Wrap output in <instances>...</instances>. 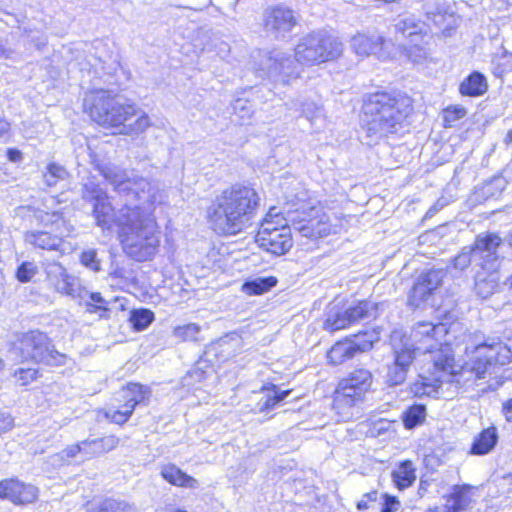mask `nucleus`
<instances>
[{
    "mask_svg": "<svg viewBox=\"0 0 512 512\" xmlns=\"http://www.w3.org/2000/svg\"><path fill=\"white\" fill-rule=\"evenodd\" d=\"M342 52V43L335 37L323 32H314L301 38L295 47V57L289 53L273 48L259 51L257 73L275 84L288 85L299 77L296 62L314 65L338 57Z\"/></svg>",
    "mask_w": 512,
    "mask_h": 512,
    "instance_id": "1",
    "label": "nucleus"
},
{
    "mask_svg": "<svg viewBox=\"0 0 512 512\" xmlns=\"http://www.w3.org/2000/svg\"><path fill=\"white\" fill-rule=\"evenodd\" d=\"M471 353L469 360L456 370L450 348L445 346L439 349L433 356L435 380L470 387L478 379L485 378L486 374H491L496 365L504 366L512 361V351L500 341L479 343Z\"/></svg>",
    "mask_w": 512,
    "mask_h": 512,
    "instance_id": "2",
    "label": "nucleus"
},
{
    "mask_svg": "<svg viewBox=\"0 0 512 512\" xmlns=\"http://www.w3.org/2000/svg\"><path fill=\"white\" fill-rule=\"evenodd\" d=\"M259 206L260 196L254 188L234 184L214 197L206 218L215 233L237 235L253 225Z\"/></svg>",
    "mask_w": 512,
    "mask_h": 512,
    "instance_id": "3",
    "label": "nucleus"
},
{
    "mask_svg": "<svg viewBox=\"0 0 512 512\" xmlns=\"http://www.w3.org/2000/svg\"><path fill=\"white\" fill-rule=\"evenodd\" d=\"M83 108L93 121L104 128L115 129V133L139 134L151 125L145 112L109 90L98 89L86 93Z\"/></svg>",
    "mask_w": 512,
    "mask_h": 512,
    "instance_id": "4",
    "label": "nucleus"
},
{
    "mask_svg": "<svg viewBox=\"0 0 512 512\" xmlns=\"http://www.w3.org/2000/svg\"><path fill=\"white\" fill-rule=\"evenodd\" d=\"M413 112V100L401 92H377L363 105L367 135L373 140L398 134Z\"/></svg>",
    "mask_w": 512,
    "mask_h": 512,
    "instance_id": "5",
    "label": "nucleus"
},
{
    "mask_svg": "<svg viewBox=\"0 0 512 512\" xmlns=\"http://www.w3.org/2000/svg\"><path fill=\"white\" fill-rule=\"evenodd\" d=\"M127 217L120 218L123 226L118 231L124 252L139 262L151 260L160 244L155 218L139 209Z\"/></svg>",
    "mask_w": 512,
    "mask_h": 512,
    "instance_id": "6",
    "label": "nucleus"
},
{
    "mask_svg": "<svg viewBox=\"0 0 512 512\" xmlns=\"http://www.w3.org/2000/svg\"><path fill=\"white\" fill-rule=\"evenodd\" d=\"M99 171L119 193L133 195L138 204L130 206L131 209H139L140 214L153 217L155 205L163 200L162 192L156 184L136 175L133 171L123 170L114 165L99 167Z\"/></svg>",
    "mask_w": 512,
    "mask_h": 512,
    "instance_id": "7",
    "label": "nucleus"
},
{
    "mask_svg": "<svg viewBox=\"0 0 512 512\" xmlns=\"http://www.w3.org/2000/svg\"><path fill=\"white\" fill-rule=\"evenodd\" d=\"M10 353L22 361H33L47 366L66 364L67 356L55 349L48 335L39 330H31L16 336L12 342Z\"/></svg>",
    "mask_w": 512,
    "mask_h": 512,
    "instance_id": "8",
    "label": "nucleus"
},
{
    "mask_svg": "<svg viewBox=\"0 0 512 512\" xmlns=\"http://www.w3.org/2000/svg\"><path fill=\"white\" fill-rule=\"evenodd\" d=\"M35 216L45 229L25 232V242L42 250H59L63 239L70 236L73 231V226L64 219L59 211L51 213L39 211Z\"/></svg>",
    "mask_w": 512,
    "mask_h": 512,
    "instance_id": "9",
    "label": "nucleus"
},
{
    "mask_svg": "<svg viewBox=\"0 0 512 512\" xmlns=\"http://www.w3.org/2000/svg\"><path fill=\"white\" fill-rule=\"evenodd\" d=\"M372 383L373 375L370 370H353L338 383L334 392L333 408L343 417H351L350 409L362 402Z\"/></svg>",
    "mask_w": 512,
    "mask_h": 512,
    "instance_id": "10",
    "label": "nucleus"
},
{
    "mask_svg": "<svg viewBox=\"0 0 512 512\" xmlns=\"http://www.w3.org/2000/svg\"><path fill=\"white\" fill-rule=\"evenodd\" d=\"M501 238L495 233L480 234L472 246L464 247L454 257L453 266L464 270L469 265L479 269H494L498 264L497 249Z\"/></svg>",
    "mask_w": 512,
    "mask_h": 512,
    "instance_id": "11",
    "label": "nucleus"
},
{
    "mask_svg": "<svg viewBox=\"0 0 512 512\" xmlns=\"http://www.w3.org/2000/svg\"><path fill=\"white\" fill-rule=\"evenodd\" d=\"M408 339H401L399 345L393 344V359L386 365L385 384L389 387L402 385L408 376L411 366L420 351Z\"/></svg>",
    "mask_w": 512,
    "mask_h": 512,
    "instance_id": "12",
    "label": "nucleus"
},
{
    "mask_svg": "<svg viewBox=\"0 0 512 512\" xmlns=\"http://www.w3.org/2000/svg\"><path fill=\"white\" fill-rule=\"evenodd\" d=\"M151 391L147 386L138 383H129L120 392L124 404L118 408H109L105 416L111 422L122 425L131 417L137 405H147Z\"/></svg>",
    "mask_w": 512,
    "mask_h": 512,
    "instance_id": "13",
    "label": "nucleus"
},
{
    "mask_svg": "<svg viewBox=\"0 0 512 512\" xmlns=\"http://www.w3.org/2000/svg\"><path fill=\"white\" fill-rule=\"evenodd\" d=\"M445 272L442 269H429L422 272L415 280L409 295L408 305L419 308L442 284Z\"/></svg>",
    "mask_w": 512,
    "mask_h": 512,
    "instance_id": "14",
    "label": "nucleus"
},
{
    "mask_svg": "<svg viewBox=\"0 0 512 512\" xmlns=\"http://www.w3.org/2000/svg\"><path fill=\"white\" fill-rule=\"evenodd\" d=\"M268 223H261L256 235L259 246L274 254L283 255L292 247L291 228L283 225L280 228H269Z\"/></svg>",
    "mask_w": 512,
    "mask_h": 512,
    "instance_id": "15",
    "label": "nucleus"
},
{
    "mask_svg": "<svg viewBox=\"0 0 512 512\" xmlns=\"http://www.w3.org/2000/svg\"><path fill=\"white\" fill-rule=\"evenodd\" d=\"M296 25L293 11L277 6L265 10L263 15V27L268 36L275 39L285 38Z\"/></svg>",
    "mask_w": 512,
    "mask_h": 512,
    "instance_id": "16",
    "label": "nucleus"
},
{
    "mask_svg": "<svg viewBox=\"0 0 512 512\" xmlns=\"http://www.w3.org/2000/svg\"><path fill=\"white\" fill-rule=\"evenodd\" d=\"M38 493L39 490L36 486L24 483L17 478L0 481V498L15 505L33 503L38 498Z\"/></svg>",
    "mask_w": 512,
    "mask_h": 512,
    "instance_id": "17",
    "label": "nucleus"
},
{
    "mask_svg": "<svg viewBox=\"0 0 512 512\" xmlns=\"http://www.w3.org/2000/svg\"><path fill=\"white\" fill-rule=\"evenodd\" d=\"M135 211H138V209H131L130 205L125 204L124 207L115 212L107 195L101 200L93 202L92 212L97 226L102 229H110L113 225H116L120 230L123 226L120 218L122 216L127 218L126 216H131Z\"/></svg>",
    "mask_w": 512,
    "mask_h": 512,
    "instance_id": "18",
    "label": "nucleus"
},
{
    "mask_svg": "<svg viewBox=\"0 0 512 512\" xmlns=\"http://www.w3.org/2000/svg\"><path fill=\"white\" fill-rule=\"evenodd\" d=\"M447 332L445 325L442 323L433 324L431 322H419L415 325L412 332V337L416 342H424L426 345L420 347L425 353L430 354L431 362L433 363V356L439 351H433L438 344V337L445 335Z\"/></svg>",
    "mask_w": 512,
    "mask_h": 512,
    "instance_id": "19",
    "label": "nucleus"
},
{
    "mask_svg": "<svg viewBox=\"0 0 512 512\" xmlns=\"http://www.w3.org/2000/svg\"><path fill=\"white\" fill-rule=\"evenodd\" d=\"M373 347V340L357 343L346 339L339 341L332 346L327 353V358L331 364L339 365L353 358L358 352L370 350Z\"/></svg>",
    "mask_w": 512,
    "mask_h": 512,
    "instance_id": "20",
    "label": "nucleus"
},
{
    "mask_svg": "<svg viewBox=\"0 0 512 512\" xmlns=\"http://www.w3.org/2000/svg\"><path fill=\"white\" fill-rule=\"evenodd\" d=\"M386 41L382 36L357 34L351 39V48L359 56L376 55L378 58H386Z\"/></svg>",
    "mask_w": 512,
    "mask_h": 512,
    "instance_id": "21",
    "label": "nucleus"
},
{
    "mask_svg": "<svg viewBox=\"0 0 512 512\" xmlns=\"http://www.w3.org/2000/svg\"><path fill=\"white\" fill-rule=\"evenodd\" d=\"M426 24L428 27L434 26L435 29L441 31L444 35H450L451 30L455 26V16L449 14L439 3L427 2L424 6Z\"/></svg>",
    "mask_w": 512,
    "mask_h": 512,
    "instance_id": "22",
    "label": "nucleus"
},
{
    "mask_svg": "<svg viewBox=\"0 0 512 512\" xmlns=\"http://www.w3.org/2000/svg\"><path fill=\"white\" fill-rule=\"evenodd\" d=\"M48 278L58 292L75 296L77 292V279L69 275L61 264L53 263L49 266Z\"/></svg>",
    "mask_w": 512,
    "mask_h": 512,
    "instance_id": "23",
    "label": "nucleus"
},
{
    "mask_svg": "<svg viewBox=\"0 0 512 512\" xmlns=\"http://www.w3.org/2000/svg\"><path fill=\"white\" fill-rule=\"evenodd\" d=\"M499 263L494 269H479L475 275V293L482 299H487L498 291L500 287L497 272Z\"/></svg>",
    "mask_w": 512,
    "mask_h": 512,
    "instance_id": "24",
    "label": "nucleus"
},
{
    "mask_svg": "<svg viewBox=\"0 0 512 512\" xmlns=\"http://www.w3.org/2000/svg\"><path fill=\"white\" fill-rule=\"evenodd\" d=\"M330 225L325 220V215L321 213V209L312 211L311 217L308 218L305 224L300 225L296 230L302 236L307 238H321L330 233Z\"/></svg>",
    "mask_w": 512,
    "mask_h": 512,
    "instance_id": "25",
    "label": "nucleus"
},
{
    "mask_svg": "<svg viewBox=\"0 0 512 512\" xmlns=\"http://www.w3.org/2000/svg\"><path fill=\"white\" fill-rule=\"evenodd\" d=\"M84 457L89 459L104 453H107L119 444V438L113 435L102 438L83 440Z\"/></svg>",
    "mask_w": 512,
    "mask_h": 512,
    "instance_id": "26",
    "label": "nucleus"
},
{
    "mask_svg": "<svg viewBox=\"0 0 512 512\" xmlns=\"http://www.w3.org/2000/svg\"><path fill=\"white\" fill-rule=\"evenodd\" d=\"M379 304L371 300L358 301L347 308L348 318L351 324L361 321H369L378 315Z\"/></svg>",
    "mask_w": 512,
    "mask_h": 512,
    "instance_id": "27",
    "label": "nucleus"
},
{
    "mask_svg": "<svg viewBox=\"0 0 512 512\" xmlns=\"http://www.w3.org/2000/svg\"><path fill=\"white\" fill-rule=\"evenodd\" d=\"M487 89V79L482 73L478 71H474L466 78H464L459 86L460 94L469 97L481 96L487 91Z\"/></svg>",
    "mask_w": 512,
    "mask_h": 512,
    "instance_id": "28",
    "label": "nucleus"
},
{
    "mask_svg": "<svg viewBox=\"0 0 512 512\" xmlns=\"http://www.w3.org/2000/svg\"><path fill=\"white\" fill-rule=\"evenodd\" d=\"M161 476L174 486L195 489L198 487V481L183 472L174 464H168L162 467Z\"/></svg>",
    "mask_w": 512,
    "mask_h": 512,
    "instance_id": "29",
    "label": "nucleus"
},
{
    "mask_svg": "<svg viewBox=\"0 0 512 512\" xmlns=\"http://www.w3.org/2000/svg\"><path fill=\"white\" fill-rule=\"evenodd\" d=\"M498 441V434L495 427H488L484 429L477 437H475L472 446L471 454L485 455L493 450Z\"/></svg>",
    "mask_w": 512,
    "mask_h": 512,
    "instance_id": "30",
    "label": "nucleus"
},
{
    "mask_svg": "<svg viewBox=\"0 0 512 512\" xmlns=\"http://www.w3.org/2000/svg\"><path fill=\"white\" fill-rule=\"evenodd\" d=\"M469 485H455L453 492L447 497L444 509L446 512H463L470 504Z\"/></svg>",
    "mask_w": 512,
    "mask_h": 512,
    "instance_id": "31",
    "label": "nucleus"
},
{
    "mask_svg": "<svg viewBox=\"0 0 512 512\" xmlns=\"http://www.w3.org/2000/svg\"><path fill=\"white\" fill-rule=\"evenodd\" d=\"M392 479L396 487L400 490L410 487L416 480L415 468L409 460L402 461L399 466L392 471Z\"/></svg>",
    "mask_w": 512,
    "mask_h": 512,
    "instance_id": "32",
    "label": "nucleus"
},
{
    "mask_svg": "<svg viewBox=\"0 0 512 512\" xmlns=\"http://www.w3.org/2000/svg\"><path fill=\"white\" fill-rule=\"evenodd\" d=\"M427 26L429 24H426V22L419 21L414 16H407L398 20L395 29L404 37H412L425 34Z\"/></svg>",
    "mask_w": 512,
    "mask_h": 512,
    "instance_id": "33",
    "label": "nucleus"
},
{
    "mask_svg": "<svg viewBox=\"0 0 512 512\" xmlns=\"http://www.w3.org/2000/svg\"><path fill=\"white\" fill-rule=\"evenodd\" d=\"M317 209V207L301 203L295 210H288L285 212V224H288V227L297 230L300 225L305 224L308 218L311 217L312 211Z\"/></svg>",
    "mask_w": 512,
    "mask_h": 512,
    "instance_id": "34",
    "label": "nucleus"
},
{
    "mask_svg": "<svg viewBox=\"0 0 512 512\" xmlns=\"http://www.w3.org/2000/svg\"><path fill=\"white\" fill-rule=\"evenodd\" d=\"M277 279L273 276L257 277L246 281L242 285V291L248 295H261L276 286Z\"/></svg>",
    "mask_w": 512,
    "mask_h": 512,
    "instance_id": "35",
    "label": "nucleus"
},
{
    "mask_svg": "<svg viewBox=\"0 0 512 512\" xmlns=\"http://www.w3.org/2000/svg\"><path fill=\"white\" fill-rule=\"evenodd\" d=\"M431 378L420 376V379L415 381L411 385V392L417 396L421 397L424 395H431L435 393L438 388L444 383V382H438L435 380L434 375V365L432 364V370L430 371Z\"/></svg>",
    "mask_w": 512,
    "mask_h": 512,
    "instance_id": "36",
    "label": "nucleus"
},
{
    "mask_svg": "<svg viewBox=\"0 0 512 512\" xmlns=\"http://www.w3.org/2000/svg\"><path fill=\"white\" fill-rule=\"evenodd\" d=\"M426 418V406L423 404H414L408 407L402 415L405 428L413 429L422 424Z\"/></svg>",
    "mask_w": 512,
    "mask_h": 512,
    "instance_id": "37",
    "label": "nucleus"
},
{
    "mask_svg": "<svg viewBox=\"0 0 512 512\" xmlns=\"http://www.w3.org/2000/svg\"><path fill=\"white\" fill-rule=\"evenodd\" d=\"M351 325L347 309L343 311L331 310L324 321L323 328L327 331L334 332L340 329H345Z\"/></svg>",
    "mask_w": 512,
    "mask_h": 512,
    "instance_id": "38",
    "label": "nucleus"
},
{
    "mask_svg": "<svg viewBox=\"0 0 512 512\" xmlns=\"http://www.w3.org/2000/svg\"><path fill=\"white\" fill-rule=\"evenodd\" d=\"M82 448V441L77 444L67 446L60 452L50 457L51 463L58 467L70 464L71 459L77 457L78 455L84 456V450H82Z\"/></svg>",
    "mask_w": 512,
    "mask_h": 512,
    "instance_id": "39",
    "label": "nucleus"
},
{
    "mask_svg": "<svg viewBox=\"0 0 512 512\" xmlns=\"http://www.w3.org/2000/svg\"><path fill=\"white\" fill-rule=\"evenodd\" d=\"M233 115L237 117L240 124H244L251 119L254 114L253 104L245 98H237L232 103Z\"/></svg>",
    "mask_w": 512,
    "mask_h": 512,
    "instance_id": "40",
    "label": "nucleus"
},
{
    "mask_svg": "<svg viewBox=\"0 0 512 512\" xmlns=\"http://www.w3.org/2000/svg\"><path fill=\"white\" fill-rule=\"evenodd\" d=\"M130 322L136 331L146 329L154 320V313L149 309H136L130 314Z\"/></svg>",
    "mask_w": 512,
    "mask_h": 512,
    "instance_id": "41",
    "label": "nucleus"
},
{
    "mask_svg": "<svg viewBox=\"0 0 512 512\" xmlns=\"http://www.w3.org/2000/svg\"><path fill=\"white\" fill-rule=\"evenodd\" d=\"M69 173L66 168L57 163H50L47 166V171L44 173L45 183L52 187L55 186L59 181L65 180Z\"/></svg>",
    "mask_w": 512,
    "mask_h": 512,
    "instance_id": "42",
    "label": "nucleus"
},
{
    "mask_svg": "<svg viewBox=\"0 0 512 512\" xmlns=\"http://www.w3.org/2000/svg\"><path fill=\"white\" fill-rule=\"evenodd\" d=\"M289 390L278 391L276 386L273 385L271 390H268L265 400L259 403L261 411L274 408L278 403L282 402L288 395Z\"/></svg>",
    "mask_w": 512,
    "mask_h": 512,
    "instance_id": "43",
    "label": "nucleus"
},
{
    "mask_svg": "<svg viewBox=\"0 0 512 512\" xmlns=\"http://www.w3.org/2000/svg\"><path fill=\"white\" fill-rule=\"evenodd\" d=\"M107 196L106 192L93 180H88L82 187V198L89 202L99 201Z\"/></svg>",
    "mask_w": 512,
    "mask_h": 512,
    "instance_id": "44",
    "label": "nucleus"
},
{
    "mask_svg": "<svg viewBox=\"0 0 512 512\" xmlns=\"http://www.w3.org/2000/svg\"><path fill=\"white\" fill-rule=\"evenodd\" d=\"M134 507L125 502L116 499H105L99 504L98 512H134Z\"/></svg>",
    "mask_w": 512,
    "mask_h": 512,
    "instance_id": "45",
    "label": "nucleus"
},
{
    "mask_svg": "<svg viewBox=\"0 0 512 512\" xmlns=\"http://www.w3.org/2000/svg\"><path fill=\"white\" fill-rule=\"evenodd\" d=\"M199 333L200 326L195 323L178 326L173 331L174 336L182 341H197Z\"/></svg>",
    "mask_w": 512,
    "mask_h": 512,
    "instance_id": "46",
    "label": "nucleus"
},
{
    "mask_svg": "<svg viewBox=\"0 0 512 512\" xmlns=\"http://www.w3.org/2000/svg\"><path fill=\"white\" fill-rule=\"evenodd\" d=\"M13 376L16 378L20 386H27L40 376L39 370L36 368H19L15 370Z\"/></svg>",
    "mask_w": 512,
    "mask_h": 512,
    "instance_id": "47",
    "label": "nucleus"
},
{
    "mask_svg": "<svg viewBox=\"0 0 512 512\" xmlns=\"http://www.w3.org/2000/svg\"><path fill=\"white\" fill-rule=\"evenodd\" d=\"M37 266L32 262H23L16 271V278L22 283L29 282L37 274Z\"/></svg>",
    "mask_w": 512,
    "mask_h": 512,
    "instance_id": "48",
    "label": "nucleus"
},
{
    "mask_svg": "<svg viewBox=\"0 0 512 512\" xmlns=\"http://www.w3.org/2000/svg\"><path fill=\"white\" fill-rule=\"evenodd\" d=\"M286 219L282 212L278 211L276 207H272L268 213L266 214L265 218L261 223H268L269 228H280L283 225L285 227H288V224H285Z\"/></svg>",
    "mask_w": 512,
    "mask_h": 512,
    "instance_id": "49",
    "label": "nucleus"
},
{
    "mask_svg": "<svg viewBox=\"0 0 512 512\" xmlns=\"http://www.w3.org/2000/svg\"><path fill=\"white\" fill-rule=\"evenodd\" d=\"M466 115V109L462 106H450L444 110V122L446 126L453 124Z\"/></svg>",
    "mask_w": 512,
    "mask_h": 512,
    "instance_id": "50",
    "label": "nucleus"
},
{
    "mask_svg": "<svg viewBox=\"0 0 512 512\" xmlns=\"http://www.w3.org/2000/svg\"><path fill=\"white\" fill-rule=\"evenodd\" d=\"M301 111L308 120L312 121L314 118L322 115L323 108L312 100H305L301 102Z\"/></svg>",
    "mask_w": 512,
    "mask_h": 512,
    "instance_id": "51",
    "label": "nucleus"
},
{
    "mask_svg": "<svg viewBox=\"0 0 512 512\" xmlns=\"http://www.w3.org/2000/svg\"><path fill=\"white\" fill-rule=\"evenodd\" d=\"M81 263L92 271H100V261L97 258L96 250L89 249L83 251L80 256Z\"/></svg>",
    "mask_w": 512,
    "mask_h": 512,
    "instance_id": "52",
    "label": "nucleus"
},
{
    "mask_svg": "<svg viewBox=\"0 0 512 512\" xmlns=\"http://www.w3.org/2000/svg\"><path fill=\"white\" fill-rule=\"evenodd\" d=\"M90 299L96 304H87V311L89 313H95L97 311H104L107 312L108 309L104 306H101V304L105 303L104 298L99 292H93L90 294Z\"/></svg>",
    "mask_w": 512,
    "mask_h": 512,
    "instance_id": "53",
    "label": "nucleus"
},
{
    "mask_svg": "<svg viewBox=\"0 0 512 512\" xmlns=\"http://www.w3.org/2000/svg\"><path fill=\"white\" fill-rule=\"evenodd\" d=\"M14 427V419L10 413L0 411V435L10 431Z\"/></svg>",
    "mask_w": 512,
    "mask_h": 512,
    "instance_id": "54",
    "label": "nucleus"
},
{
    "mask_svg": "<svg viewBox=\"0 0 512 512\" xmlns=\"http://www.w3.org/2000/svg\"><path fill=\"white\" fill-rule=\"evenodd\" d=\"M399 507L400 502L396 499V497L385 495L381 512H396Z\"/></svg>",
    "mask_w": 512,
    "mask_h": 512,
    "instance_id": "55",
    "label": "nucleus"
},
{
    "mask_svg": "<svg viewBox=\"0 0 512 512\" xmlns=\"http://www.w3.org/2000/svg\"><path fill=\"white\" fill-rule=\"evenodd\" d=\"M378 492L372 491L366 493L363 498L357 503V508L360 510L367 509L369 502H374L377 500Z\"/></svg>",
    "mask_w": 512,
    "mask_h": 512,
    "instance_id": "56",
    "label": "nucleus"
},
{
    "mask_svg": "<svg viewBox=\"0 0 512 512\" xmlns=\"http://www.w3.org/2000/svg\"><path fill=\"white\" fill-rule=\"evenodd\" d=\"M503 413L507 421H512V399L508 400L503 405Z\"/></svg>",
    "mask_w": 512,
    "mask_h": 512,
    "instance_id": "57",
    "label": "nucleus"
},
{
    "mask_svg": "<svg viewBox=\"0 0 512 512\" xmlns=\"http://www.w3.org/2000/svg\"><path fill=\"white\" fill-rule=\"evenodd\" d=\"M444 204L440 203V201H437L432 207L429 208V210L426 213L427 217L434 216L438 211H440L443 208Z\"/></svg>",
    "mask_w": 512,
    "mask_h": 512,
    "instance_id": "58",
    "label": "nucleus"
},
{
    "mask_svg": "<svg viewBox=\"0 0 512 512\" xmlns=\"http://www.w3.org/2000/svg\"><path fill=\"white\" fill-rule=\"evenodd\" d=\"M8 157L11 161L17 162V161L21 160L22 155H21V152L16 149H9Z\"/></svg>",
    "mask_w": 512,
    "mask_h": 512,
    "instance_id": "59",
    "label": "nucleus"
},
{
    "mask_svg": "<svg viewBox=\"0 0 512 512\" xmlns=\"http://www.w3.org/2000/svg\"><path fill=\"white\" fill-rule=\"evenodd\" d=\"M9 129L10 124L4 119H0V137H3L5 134H7Z\"/></svg>",
    "mask_w": 512,
    "mask_h": 512,
    "instance_id": "60",
    "label": "nucleus"
},
{
    "mask_svg": "<svg viewBox=\"0 0 512 512\" xmlns=\"http://www.w3.org/2000/svg\"><path fill=\"white\" fill-rule=\"evenodd\" d=\"M504 143H505L506 145H510V144H512V129H510V130L507 132V134H506V136H505V138H504Z\"/></svg>",
    "mask_w": 512,
    "mask_h": 512,
    "instance_id": "61",
    "label": "nucleus"
},
{
    "mask_svg": "<svg viewBox=\"0 0 512 512\" xmlns=\"http://www.w3.org/2000/svg\"><path fill=\"white\" fill-rule=\"evenodd\" d=\"M10 55V51L4 48L3 46H0V59L1 58H8Z\"/></svg>",
    "mask_w": 512,
    "mask_h": 512,
    "instance_id": "62",
    "label": "nucleus"
},
{
    "mask_svg": "<svg viewBox=\"0 0 512 512\" xmlns=\"http://www.w3.org/2000/svg\"><path fill=\"white\" fill-rule=\"evenodd\" d=\"M426 512H438L437 507L429 508Z\"/></svg>",
    "mask_w": 512,
    "mask_h": 512,
    "instance_id": "63",
    "label": "nucleus"
},
{
    "mask_svg": "<svg viewBox=\"0 0 512 512\" xmlns=\"http://www.w3.org/2000/svg\"><path fill=\"white\" fill-rule=\"evenodd\" d=\"M508 243L512 247V233L508 237Z\"/></svg>",
    "mask_w": 512,
    "mask_h": 512,
    "instance_id": "64",
    "label": "nucleus"
}]
</instances>
